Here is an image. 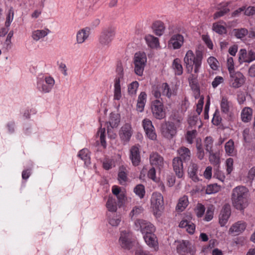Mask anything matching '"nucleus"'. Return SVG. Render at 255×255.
<instances>
[{
	"instance_id": "f257e3e1",
	"label": "nucleus",
	"mask_w": 255,
	"mask_h": 255,
	"mask_svg": "<svg viewBox=\"0 0 255 255\" xmlns=\"http://www.w3.org/2000/svg\"><path fill=\"white\" fill-rule=\"evenodd\" d=\"M249 190L243 186L234 188L232 192V202L233 206L237 209L242 210L249 204Z\"/></svg>"
},
{
	"instance_id": "f03ea898",
	"label": "nucleus",
	"mask_w": 255,
	"mask_h": 255,
	"mask_svg": "<svg viewBox=\"0 0 255 255\" xmlns=\"http://www.w3.org/2000/svg\"><path fill=\"white\" fill-rule=\"evenodd\" d=\"M202 59L201 52L196 51L194 54L192 50H188L183 59L187 72L191 73L194 71L195 73H198L201 67Z\"/></svg>"
},
{
	"instance_id": "7ed1b4c3",
	"label": "nucleus",
	"mask_w": 255,
	"mask_h": 255,
	"mask_svg": "<svg viewBox=\"0 0 255 255\" xmlns=\"http://www.w3.org/2000/svg\"><path fill=\"white\" fill-rule=\"evenodd\" d=\"M115 34V28L113 26H109L103 29L98 38V42L100 46L102 47H109Z\"/></svg>"
},
{
	"instance_id": "20e7f679",
	"label": "nucleus",
	"mask_w": 255,
	"mask_h": 255,
	"mask_svg": "<svg viewBox=\"0 0 255 255\" xmlns=\"http://www.w3.org/2000/svg\"><path fill=\"white\" fill-rule=\"evenodd\" d=\"M150 202L154 215L156 218L159 217L164 210L163 196L160 193L154 192L152 194Z\"/></svg>"
},
{
	"instance_id": "39448f33",
	"label": "nucleus",
	"mask_w": 255,
	"mask_h": 255,
	"mask_svg": "<svg viewBox=\"0 0 255 255\" xmlns=\"http://www.w3.org/2000/svg\"><path fill=\"white\" fill-rule=\"evenodd\" d=\"M133 62L135 73L138 76H142L147 62V57L145 53H135Z\"/></svg>"
},
{
	"instance_id": "423d86ee",
	"label": "nucleus",
	"mask_w": 255,
	"mask_h": 255,
	"mask_svg": "<svg viewBox=\"0 0 255 255\" xmlns=\"http://www.w3.org/2000/svg\"><path fill=\"white\" fill-rule=\"evenodd\" d=\"M54 84L55 80L53 77L45 76L38 79L37 88L43 93H48L52 90Z\"/></svg>"
},
{
	"instance_id": "0eeeda50",
	"label": "nucleus",
	"mask_w": 255,
	"mask_h": 255,
	"mask_svg": "<svg viewBox=\"0 0 255 255\" xmlns=\"http://www.w3.org/2000/svg\"><path fill=\"white\" fill-rule=\"evenodd\" d=\"M135 230L140 231L142 235H146L155 231V227L149 222L143 219H137L134 222Z\"/></svg>"
},
{
	"instance_id": "6e6552de",
	"label": "nucleus",
	"mask_w": 255,
	"mask_h": 255,
	"mask_svg": "<svg viewBox=\"0 0 255 255\" xmlns=\"http://www.w3.org/2000/svg\"><path fill=\"white\" fill-rule=\"evenodd\" d=\"M151 110L153 116L156 119L162 120L166 117V110L161 101L157 99L152 102Z\"/></svg>"
},
{
	"instance_id": "1a4fd4ad",
	"label": "nucleus",
	"mask_w": 255,
	"mask_h": 255,
	"mask_svg": "<svg viewBox=\"0 0 255 255\" xmlns=\"http://www.w3.org/2000/svg\"><path fill=\"white\" fill-rule=\"evenodd\" d=\"M229 85L230 87L237 89L242 87L245 84L246 78L241 72L234 71L229 72Z\"/></svg>"
},
{
	"instance_id": "9d476101",
	"label": "nucleus",
	"mask_w": 255,
	"mask_h": 255,
	"mask_svg": "<svg viewBox=\"0 0 255 255\" xmlns=\"http://www.w3.org/2000/svg\"><path fill=\"white\" fill-rule=\"evenodd\" d=\"M177 127L173 123L168 122L163 126L161 129L162 135L166 138L171 139L177 133Z\"/></svg>"
},
{
	"instance_id": "9b49d317",
	"label": "nucleus",
	"mask_w": 255,
	"mask_h": 255,
	"mask_svg": "<svg viewBox=\"0 0 255 255\" xmlns=\"http://www.w3.org/2000/svg\"><path fill=\"white\" fill-rule=\"evenodd\" d=\"M131 234L126 231L121 232L119 243L121 247L126 250H130L133 246Z\"/></svg>"
},
{
	"instance_id": "f8f14e48",
	"label": "nucleus",
	"mask_w": 255,
	"mask_h": 255,
	"mask_svg": "<svg viewBox=\"0 0 255 255\" xmlns=\"http://www.w3.org/2000/svg\"><path fill=\"white\" fill-rule=\"evenodd\" d=\"M142 125L147 136L152 140L155 139L156 134L152 122L148 119H144L142 121Z\"/></svg>"
},
{
	"instance_id": "ddd939ff",
	"label": "nucleus",
	"mask_w": 255,
	"mask_h": 255,
	"mask_svg": "<svg viewBox=\"0 0 255 255\" xmlns=\"http://www.w3.org/2000/svg\"><path fill=\"white\" fill-rule=\"evenodd\" d=\"M184 38L180 34H175L171 36L168 42V46L174 50L178 49L183 45Z\"/></svg>"
},
{
	"instance_id": "4468645a",
	"label": "nucleus",
	"mask_w": 255,
	"mask_h": 255,
	"mask_svg": "<svg viewBox=\"0 0 255 255\" xmlns=\"http://www.w3.org/2000/svg\"><path fill=\"white\" fill-rule=\"evenodd\" d=\"M239 59L241 63H250L255 60V52L250 50L247 52L245 49H241L239 52Z\"/></svg>"
},
{
	"instance_id": "2eb2a0df",
	"label": "nucleus",
	"mask_w": 255,
	"mask_h": 255,
	"mask_svg": "<svg viewBox=\"0 0 255 255\" xmlns=\"http://www.w3.org/2000/svg\"><path fill=\"white\" fill-rule=\"evenodd\" d=\"M177 252L181 253H189L191 255H194L195 250L194 247L188 241H182L177 247Z\"/></svg>"
},
{
	"instance_id": "dca6fc26",
	"label": "nucleus",
	"mask_w": 255,
	"mask_h": 255,
	"mask_svg": "<svg viewBox=\"0 0 255 255\" xmlns=\"http://www.w3.org/2000/svg\"><path fill=\"white\" fill-rule=\"evenodd\" d=\"M247 227L246 223L242 221H238L233 224L229 230V234L239 235L243 233Z\"/></svg>"
},
{
	"instance_id": "f3484780",
	"label": "nucleus",
	"mask_w": 255,
	"mask_h": 255,
	"mask_svg": "<svg viewBox=\"0 0 255 255\" xmlns=\"http://www.w3.org/2000/svg\"><path fill=\"white\" fill-rule=\"evenodd\" d=\"M132 134L131 127L128 124H126L123 126L119 132V135L121 139L126 142L129 141Z\"/></svg>"
},
{
	"instance_id": "a211bd4d",
	"label": "nucleus",
	"mask_w": 255,
	"mask_h": 255,
	"mask_svg": "<svg viewBox=\"0 0 255 255\" xmlns=\"http://www.w3.org/2000/svg\"><path fill=\"white\" fill-rule=\"evenodd\" d=\"M130 159L134 166H137L140 162V155L139 147L137 145L132 146L130 149Z\"/></svg>"
},
{
	"instance_id": "6ab92c4d",
	"label": "nucleus",
	"mask_w": 255,
	"mask_h": 255,
	"mask_svg": "<svg viewBox=\"0 0 255 255\" xmlns=\"http://www.w3.org/2000/svg\"><path fill=\"white\" fill-rule=\"evenodd\" d=\"M173 168L176 176L178 178H182L183 176V166L181 159L179 157H175L173 159Z\"/></svg>"
},
{
	"instance_id": "aec40b11",
	"label": "nucleus",
	"mask_w": 255,
	"mask_h": 255,
	"mask_svg": "<svg viewBox=\"0 0 255 255\" xmlns=\"http://www.w3.org/2000/svg\"><path fill=\"white\" fill-rule=\"evenodd\" d=\"M231 215V209L229 206L225 205L222 209L219 215V223L222 227L224 226L227 223Z\"/></svg>"
},
{
	"instance_id": "412c9836",
	"label": "nucleus",
	"mask_w": 255,
	"mask_h": 255,
	"mask_svg": "<svg viewBox=\"0 0 255 255\" xmlns=\"http://www.w3.org/2000/svg\"><path fill=\"white\" fill-rule=\"evenodd\" d=\"M143 238L145 243L149 247L153 248L155 251L158 250V242L154 233L144 235Z\"/></svg>"
},
{
	"instance_id": "4be33fe9",
	"label": "nucleus",
	"mask_w": 255,
	"mask_h": 255,
	"mask_svg": "<svg viewBox=\"0 0 255 255\" xmlns=\"http://www.w3.org/2000/svg\"><path fill=\"white\" fill-rule=\"evenodd\" d=\"M220 108L222 113L228 114L233 108V104L229 98L226 96H222L220 101Z\"/></svg>"
},
{
	"instance_id": "5701e85b",
	"label": "nucleus",
	"mask_w": 255,
	"mask_h": 255,
	"mask_svg": "<svg viewBox=\"0 0 255 255\" xmlns=\"http://www.w3.org/2000/svg\"><path fill=\"white\" fill-rule=\"evenodd\" d=\"M198 166L194 162H191L188 166V174L189 177L194 182L199 181L198 177Z\"/></svg>"
},
{
	"instance_id": "b1692460",
	"label": "nucleus",
	"mask_w": 255,
	"mask_h": 255,
	"mask_svg": "<svg viewBox=\"0 0 255 255\" xmlns=\"http://www.w3.org/2000/svg\"><path fill=\"white\" fill-rule=\"evenodd\" d=\"M90 35V30L88 28H83L78 31L76 34V41L78 44L83 43Z\"/></svg>"
},
{
	"instance_id": "393cba45",
	"label": "nucleus",
	"mask_w": 255,
	"mask_h": 255,
	"mask_svg": "<svg viewBox=\"0 0 255 255\" xmlns=\"http://www.w3.org/2000/svg\"><path fill=\"white\" fill-rule=\"evenodd\" d=\"M50 32V30L46 28L43 29H37L32 32L31 36L34 41H37L46 36Z\"/></svg>"
},
{
	"instance_id": "a878e982",
	"label": "nucleus",
	"mask_w": 255,
	"mask_h": 255,
	"mask_svg": "<svg viewBox=\"0 0 255 255\" xmlns=\"http://www.w3.org/2000/svg\"><path fill=\"white\" fill-rule=\"evenodd\" d=\"M150 162L151 165L157 167H162L164 164L163 157L157 153H152L150 155Z\"/></svg>"
},
{
	"instance_id": "bb28decb",
	"label": "nucleus",
	"mask_w": 255,
	"mask_h": 255,
	"mask_svg": "<svg viewBox=\"0 0 255 255\" xmlns=\"http://www.w3.org/2000/svg\"><path fill=\"white\" fill-rule=\"evenodd\" d=\"M121 82L114 81V100L119 101L122 98Z\"/></svg>"
},
{
	"instance_id": "cd10ccee",
	"label": "nucleus",
	"mask_w": 255,
	"mask_h": 255,
	"mask_svg": "<svg viewBox=\"0 0 255 255\" xmlns=\"http://www.w3.org/2000/svg\"><path fill=\"white\" fill-rule=\"evenodd\" d=\"M146 44L151 48H156L159 46V40L157 37L150 34L145 36Z\"/></svg>"
},
{
	"instance_id": "c85d7f7f",
	"label": "nucleus",
	"mask_w": 255,
	"mask_h": 255,
	"mask_svg": "<svg viewBox=\"0 0 255 255\" xmlns=\"http://www.w3.org/2000/svg\"><path fill=\"white\" fill-rule=\"evenodd\" d=\"M172 67L175 75H181L182 74L183 71V67L181 60L179 58H176L173 61Z\"/></svg>"
},
{
	"instance_id": "c756f323",
	"label": "nucleus",
	"mask_w": 255,
	"mask_h": 255,
	"mask_svg": "<svg viewBox=\"0 0 255 255\" xmlns=\"http://www.w3.org/2000/svg\"><path fill=\"white\" fill-rule=\"evenodd\" d=\"M177 152L180 156V158H182L183 160L186 161L190 159L191 152L188 148L182 146L178 149Z\"/></svg>"
},
{
	"instance_id": "7c9ffc66",
	"label": "nucleus",
	"mask_w": 255,
	"mask_h": 255,
	"mask_svg": "<svg viewBox=\"0 0 255 255\" xmlns=\"http://www.w3.org/2000/svg\"><path fill=\"white\" fill-rule=\"evenodd\" d=\"M225 149L226 153L229 156H233L236 153L234 142L232 139H230L226 143L225 145Z\"/></svg>"
},
{
	"instance_id": "2f4dec72",
	"label": "nucleus",
	"mask_w": 255,
	"mask_h": 255,
	"mask_svg": "<svg viewBox=\"0 0 255 255\" xmlns=\"http://www.w3.org/2000/svg\"><path fill=\"white\" fill-rule=\"evenodd\" d=\"M189 203L187 196L184 195L179 198L176 209L178 211H183L188 206Z\"/></svg>"
},
{
	"instance_id": "473e14b6",
	"label": "nucleus",
	"mask_w": 255,
	"mask_h": 255,
	"mask_svg": "<svg viewBox=\"0 0 255 255\" xmlns=\"http://www.w3.org/2000/svg\"><path fill=\"white\" fill-rule=\"evenodd\" d=\"M253 114L252 109L250 108H245L241 113L242 120L245 122H249L252 119Z\"/></svg>"
},
{
	"instance_id": "72a5a7b5",
	"label": "nucleus",
	"mask_w": 255,
	"mask_h": 255,
	"mask_svg": "<svg viewBox=\"0 0 255 255\" xmlns=\"http://www.w3.org/2000/svg\"><path fill=\"white\" fill-rule=\"evenodd\" d=\"M153 29L156 35L161 36L164 31L165 26L163 22L157 21L153 23Z\"/></svg>"
},
{
	"instance_id": "f704fd0d",
	"label": "nucleus",
	"mask_w": 255,
	"mask_h": 255,
	"mask_svg": "<svg viewBox=\"0 0 255 255\" xmlns=\"http://www.w3.org/2000/svg\"><path fill=\"white\" fill-rule=\"evenodd\" d=\"M118 180L121 184H124L127 180V170L124 166L121 167L119 169Z\"/></svg>"
},
{
	"instance_id": "c9c22d12",
	"label": "nucleus",
	"mask_w": 255,
	"mask_h": 255,
	"mask_svg": "<svg viewBox=\"0 0 255 255\" xmlns=\"http://www.w3.org/2000/svg\"><path fill=\"white\" fill-rule=\"evenodd\" d=\"M117 76L114 79L115 81L122 82L124 79V68L121 62H119L117 64L116 69Z\"/></svg>"
},
{
	"instance_id": "e433bc0d",
	"label": "nucleus",
	"mask_w": 255,
	"mask_h": 255,
	"mask_svg": "<svg viewBox=\"0 0 255 255\" xmlns=\"http://www.w3.org/2000/svg\"><path fill=\"white\" fill-rule=\"evenodd\" d=\"M120 123V118L118 114H111L108 124L110 125L111 128H116Z\"/></svg>"
},
{
	"instance_id": "4c0bfd02",
	"label": "nucleus",
	"mask_w": 255,
	"mask_h": 255,
	"mask_svg": "<svg viewBox=\"0 0 255 255\" xmlns=\"http://www.w3.org/2000/svg\"><path fill=\"white\" fill-rule=\"evenodd\" d=\"M106 207L109 211L112 212H116L117 210V205L115 199L109 197L106 203Z\"/></svg>"
},
{
	"instance_id": "58836bf2",
	"label": "nucleus",
	"mask_w": 255,
	"mask_h": 255,
	"mask_svg": "<svg viewBox=\"0 0 255 255\" xmlns=\"http://www.w3.org/2000/svg\"><path fill=\"white\" fill-rule=\"evenodd\" d=\"M161 88L162 95L166 96L168 98H171L172 95L173 94V92L166 83H163L161 85Z\"/></svg>"
},
{
	"instance_id": "ea45409f",
	"label": "nucleus",
	"mask_w": 255,
	"mask_h": 255,
	"mask_svg": "<svg viewBox=\"0 0 255 255\" xmlns=\"http://www.w3.org/2000/svg\"><path fill=\"white\" fill-rule=\"evenodd\" d=\"M14 17V10L13 7H10L6 14V20L5 22V27H9L12 22Z\"/></svg>"
},
{
	"instance_id": "a19ab883",
	"label": "nucleus",
	"mask_w": 255,
	"mask_h": 255,
	"mask_svg": "<svg viewBox=\"0 0 255 255\" xmlns=\"http://www.w3.org/2000/svg\"><path fill=\"white\" fill-rule=\"evenodd\" d=\"M78 156L82 160L85 161V163H90L89 152L87 149H83L81 150L78 154Z\"/></svg>"
},
{
	"instance_id": "79ce46f5",
	"label": "nucleus",
	"mask_w": 255,
	"mask_h": 255,
	"mask_svg": "<svg viewBox=\"0 0 255 255\" xmlns=\"http://www.w3.org/2000/svg\"><path fill=\"white\" fill-rule=\"evenodd\" d=\"M213 139L211 136H207L204 140V146L206 150L209 153L213 152Z\"/></svg>"
},
{
	"instance_id": "37998d69",
	"label": "nucleus",
	"mask_w": 255,
	"mask_h": 255,
	"mask_svg": "<svg viewBox=\"0 0 255 255\" xmlns=\"http://www.w3.org/2000/svg\"><path fill=\"white\" fill-rule=\"evenodd\" d=\"M139 84L137 81H134L129 84L128 86V91L130 96H134L136 93Z\"/></svg>"
},
{
	"instance_id": "c03bdc74",
	"label": "nucleus",
	"mask_w": 255,
	"mask_h": 255,
	"mask_svg": "<svg viewBox=\"0 0 255 255\" xmlns=\"http://www.w3.org/2000/svg\"><path fill=\"white\" fill-rule=\"evenodd\" d=\"M233 33L237 38L241 39L248 34V30L246 28L235 29Z\"/></svg>"
},
{
	"instance_id": "a18cd8bd",
	"label": "nucleus",
	"mask_w": 255,
	"mask_h": 255,
	"mask_svg": "<svg viewBox=\"0 0 255 255\" xmlns=\"http://www.w3.org/2000/svg\"><path fill=\"white\" fill-rule=\"evenodd\" d=\"M97 136H100L101 143L102 145L106 148V142L105 140V136H106V129L105 128H101L99 129L97 133Z\"/></svg>"
},
{
	"instance_id": "49530a36",
	"label": "nucleus",
	"mask_w": 255,
	"mask_h": 255,
	"mask_svg": "<svg viewBox=\"0 0 255 255\" xmlns=\"http://www.w3.org/2000/svg\"><path fill=\"white\" fill-rule=\"evenodd\" d=\"M197 133L196 130L195 129L187 132L185 137L188 143L191 144L193 142V140L196 136Z\"/></svg>"
},
{
	"instance_id": "de8ad7c7",
	"label": "nucleus",
	"mask_w": 255,
	"mask_h": 255,
	"mask_svg": "<svg viewBox=\"0 0 255 255\" xmlns=\"http://www.w3.org/2000/svg\"><path fill=\"white\" fill-rule=\"evenodd\" d=\"M213 29L216 32L222 34L226 32L225 27L219 23H215L213 25Z\"/></svg>"
},
{
	"instance_id": "09e8293b",
	"label": "nucleus",
	"mask_w": 255,
	"mask_h": 255,
	"mask_svg": "<svg viewBox=\"0 0 255 255\" xmlns=\"http://www.w3.org/2000/svg\"><path fill=\"white\" fill-rule=\"evenodd\" d=\"M207 62L212 69L213 70H216L218 69L219 67V62L215 57H210L208 58Z\"/></svg>"
},
{
	"instance_id": "8fccbe9b",
	"label": "nucleus",
	"mask_w": 255,
	"mask_h": 255,
	"mask_svg": "<svg viewBox=\"0 0 255 255\" xmlns=\"http://www.w3.org/2000/svg\"><path fill=\"white\" fill-rule=\"evenodd\" d=\"M220 187L216 184H211L207 186L206 192L208 194H211L217 193L219 191Z\"/></svg>"
},
{
	"instance_id": "3c124183",
	"label": "nucleus",
	"mask_w": 255,
	"mask_h": 255,
	"mask_svg": "<svg viewBox=\"0 0 255 255\" xmlns=\"http://www.w3.org/2000/svg\"><path fill=\"white\" fill-rule=\"evenodd\" d=\"M134 193L140 198L143 197L145 194L144 187L142 185H137L134 189Z\"/></svg>"
},
{
	"instance_id": "603ef678",
	"label": "nucleus",
	"mask_w": 255,
	"mask_h": 255,
	"mask_svg": "<svg viewBox=\"0 0 255 255\" xmlns=\"http://www.w3.org/2000/svg\"><path fill=\"white\" fill-rule=\"evenodd\" d=\"M229 9L227 7L226 3L224 4L223 8L219 11L216 12L214 15V19L218 18L224 15L226 13L229 11Z\"/></svg>"
},
{
	"instance_id": "864d4df0",
	"label": "nucleus",
	"mask_w": 255,
	"mask_h": 255,
	"mask_svg": "<svg viewBox=\"0 0 255 255\" xmlns=\"http://www.w3.org/2000/svg\"><path fill=\"white\" fill-rule=\"evenodd\" d=\"M209 161L213 165L218 166L220 163V159L213 151L210 153Z\"/></svg>"
},
{
	"instance_id": "5fc2aeb1",
	"label": "nucleus",
	"mask_w": 255,
	"mask_h": 255,
	"mask_svg": "<svg viewBox=\"0 0 255 255\" xmlns=\"http://www.w3.org/2000/svg\"><path fill=\"white\" fill-rule=\"evenodd\" d=\"M234 160L232 158H228L226 161V170L228 174H230L233 170Z\"/></svg>"
},
{
	"instance_id": "6e6d98bb",
	"label": "nucleus",
	"mask_w": 255,
	"mask_h": 255,
	"mask_svg": "<svg viewBox=\"0 0 255 255\" xmlns=\"http://www.w3.org/2000/svg\"><path fill=\"white\" fill-rule=\"evenodd\" d=\"M205 210V208L203 205L198 204L195 209V212L198 217H201L203 215Z\"/></svg>"
},
{
	"instance_id": "4d7b16f0",
	"label": "nucleus",
	"mask_w": 255,
	"mask_h": 255,
	"mask_svg": "<svg viewBox=\"0 0 255 255\" xmlns=\"http://www.w3.org/2000/svg\"><path fill=\"white\" fill-rule=\"evenodd\" d=\"M224 81V78L221 76H216L212 82V86L213 88H217L220 84Z\"/></svg>"
},
{
	"instance_id": "13d9d810",
	"label": "nucleus",
	"mask_w": 255,
	"mask_h": 255,
	"mask_svg": "<svg viewBox=\"0 0 255 255\" xmlns=\"http://www.w3.org/2000/svg\"><path fill=\"white\" fill-rule=\"evenodd\" d=\"M244 14L248 16L254 15L255 14V7L249 6L246 7L245 6Z\"/></svg>"
},
{
	"instance_id": "bf43d9fd",
	"label": "nucleus",
	"mask_w": 255,
	"mask_h": 255,
	"mask_svg": "<svg viewBox=\"0 0 255 255\" xmlns=\"http://www.w3.org/2000/svg\"><path fill=\"white\" fill-rule=\"evenodd\" d=\"M121 222V218L119 216H114L109 219V223L112 226H117Z\"/></svg>"
},
{
	"instance_id": "052dcab7",
	"label": "nucleus",
	"mask_w": 255,
	"mask_h": 255,
	"mask_svg": "<svg viewBox=\"0 0 255 255\" xmlns=\"http://www.w3.org/2000/svg\"><path fill=\"white\" fill-rule=\"evenodd\" d=\"M190 74V75L188 78L189 84L192 87V88L196 87L197 76L194 75L193 74H192V73Z\"/></svg>"
},
{
	"instance_id": "680f3d73",
	"label": "nucleus",
	"mask_w": 255,
	"mask_h": 255,
	"mask_svg": "<svg viewBox=\"0 0 255 255\" xmlns=\"http://www.w3.org/2000/svg\"><path fill=\"white\" fill-rule=\"evenodd\" d=\"M143 209L141 207L135 206L132 209V211L130 212V216H131V217H132L134 216H137L141 213Z\"/></svg>"
},
{
	"instance_id": "e2e57ef3",
	"label": "nucleus",
	"mask_w": 255,
	"mask_h": 255,
	"mask_svg": "<svg viewBox=\"0 0 255 255\" xmlns=\"http://www.w3.org/2000/svg\"><path fill=\"white\" fill-rule=\"evenodd\" d=\"M189 102L185 98L184 100H183L181 103L180 107H181V112L182 114H183L185 111H186L187 108L189 107Z\"/></svg>"
},
{
	"instance_id": "0e129e2a",
	"label": "nucleus",
	"mask_w": 255,
	"mask_h": 255,
	"mask_svg": "<svg viewBox=\"0 0 255 255\" xmlns=\"http://www.w3.org/2000/svg\"><path fill=\"white\" fill-rule=\"evenodd\" d=\"M227 66L229 72L234 71V60L232 57H228L227 59Z\"/></svg>"
},
{
	"instance_id": "69168bd1",
	"label": "nucleus",
	"mask_w": 255,
	"mask_h": 255,
	"mask_svg": "<svg viewBox=\"0 0 255 255\" xmlns=\"http://www.w3.org/2000/svg\"><path fill=\"white\" fill-rule=\"evenodd\" d=\"M116 196L118 200V206L119 207H121L124 204V203L125 201V199H126L125 195L124 193L122 192V193L119 194L118 195H117Z\"/></svg>"
},
{
	"instance_id": "338daca9",
	"label": "nucleus",
	"mask_w": 255,
	"mask_h": 255,
	"mask_svg": "<svg viewBox=\"0 0 255 255\" xmlns=\"http://www.w3.org/2000/svg\"><path fill=\"white\" fill-rule=\"evenodd\" d=\"M113 165V161L111 160H105L103 161V166L106 170H109L112 168Z\"/></svg>"
},
{
	"instance_id": "774afa93",
	"label": "nucleus",
	"mask_w": 255,
	"mask_h": 255,
	"mask_svg": "<svg viewBox=\"0 0 255 255\" xmlns=\"http://www.w3.org/2000/svg\"><path fill=\"white\" fill-rule=\"evenodd\" d=\"M214 176L222 182H223L225 179V176L224 173L219 170H217L214 173Z\"/></svg>"
}]
</instances>
